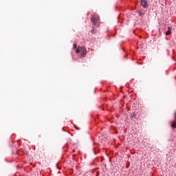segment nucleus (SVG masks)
Segmentation results:
<instances>
[{
	"mask_svg": "<svg viewBox=\"0 0 176 176\" xmlns=\"http://www.w3.org/2000/svg\"><path fill=\"white\" fill-rule=\"evenodd\" d=\"M91 21H92L94 25H99V24H100V16L98 15H94L91 18Z\"/></svg>",
	"mask_w": 176,
	"mask_h": 176,
	"instance_id": "nucleus-1",
	"label": "nucleus"
},
{
	"mask_svg": "<svg viewBox=\"0 0 176 176\" xmlns=\"http://www.w3.org/2000/svg\"><path fill=\"white\" fill-rule=\"evenodd\" d=\"M80 53L81 54V57H86V54H87L86 47H81Z\"/></svg>",
	"mask_w": 176,
	"mask_h": 176,
	"instance_id": "nucleus-2",
	"label": "nucleus"
},
{
	"mask_svg": "<svg viewBox=\"0 0 176 176\" xmlns=\"http://www.w3.org/2000/svg\"><path fill=\"white\" fill-rule=\"evenodd\" d=\"M171 123V127H173V129H175L176 127V111L175 113V120H173L170 122Z\"/></svg>",
	"mask_w": 176,
	"mask_h": 176,
	"instance_id": "nucleus-3",
	"label": "nucleus"
},
{
	"mask_svg": "<svg viewBox=\"0 0 176 176\" xmlns=\"http://www.w3.org/2000/svg\"><path fill=\"white\" fill-rule=\"evenodd\" d=\"M141 6L143 8H148V1L146 0H141Z\"/></svg>",
	"mask_w": 176,
	"mask_h": 176,
	"instance_id": "nucleus-4",
	"label": "nucleus"
},
{
	"mask_svg": "<svg viewBox=\"0 0 176 176\" xmlns=\"http://www.w3.org/2000/svg\"><path fill=\"white\" fill-rule=\"evenodd\" d=\"M171 30H173V28L168 27V31L166 32V35H170L171 34Z\"/></svg>",
	"mask_w": 176,
	"mask_h": 176,
	"instance_id": "nucleus-5",
	"label": "nucleus"
},
{
	"mask_svg": "<svg viewBox=\"0 0 176 176\" xmlns=\"http://www.w3.org/2000/svg\"><path fill=\"white\" fill-rule=\"evenodd\" d=\"M91 32L93 34H96L97 32V30H94V28L91 29Z\"/></svg>",
	"mask_w": 176,
	"mask_h": 176,
	"instance_id": "nucleus-6",
	"label": "nucleus"
},
{
	"mask_svg": "<svg viewBox=\"0 0 176 176\" xmlns=\"http://www.w3.org/2000/svg\"><path fill=\"white\" fill-rule=\"evenodd\" d=\"M80 47L78 48L76 51V53H80Z\"/></svg>",
	"mask_w": 176,
	"mask_h": 176,
	"instance_id": "nucleus-7",
	"label": "nucleus"
},
{
	"mask_svg": "<svg viewBox=\"0 0 176 176\" xmlns=\"http://www.w3.org/2000/svg\"><path fill=\"white\" fill-rule=\"evenodd\" d=\"M73 46H74L73 49H76V44H74Z\"/></svg>",
	"mask_w": 176,
	"mask_h": 176,
	"instance_id": "nucleus-8",
	"label": "nucleus"
}]
</instances>
